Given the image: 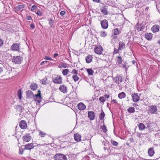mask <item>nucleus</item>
Wrapping results in <instances>:
<instances>
[{"instance_id":"1","label":"nucleus","mask_w":160,"mask_h":160,"mask_svg":"<svg viewBox=\"0 0 160 160\" xmlns=\"http://www.w3.org/2000/svg\"><path fill=\"white\" fill-rule=\"evenodd\" d=\"M157 110L158 109L156 106L152 105L148 106V112L149 114H155Z\"/></svg>"},{"instance_id":"2","label":"nucleus","mask_w":160,"mask_h":160,"mask_svg":"<svg viewBox=\"0 0 160 160\" xmlns=\"http://www.w3.org/2000/svg\"><path fill=\"white\" fill-rule=\"evenodd\" d=\"M54 158L55 160H67V158L66 156L60 153H56L54 156Z\"/></svg>"},{"instance_id":"3","label":"nucleus","mask_w":160,"mask_h":160,"mask_svg":"<svg viewBox=\"0 0 160 160\" xmlns=\"http://www.w3.org/2000/svg\"><path fill=\"white\" fill-rule=\"evenodd\" d=\"M62 78L61 76L57 75V76L52 79V82L55 83L61 84L62 83Z\"/></svg>"},{"instance_id":"4","label":"nucleus","mask_w":160,"mask_h":160,"mask_svg":"<svg viewBox=\"0 0 160 160\" xmlns=\"http://www.w3.org/2000/svg\"><path fill=\"white\" fill-rule=\"evenodd\" d=\"M41 91L39 90L38 91V93L34 95V99L35 101L37 102L38 103H39L41 101Z\"/></svg>"},{"instance_id":"5","label":"nucleus","mask_w":160,"mask_h":160,"mask_svg":"<svg viewBox=\"0 0 160 160\" xmlns=\"http://www.w3.org/2000/svg\"><path fill=\"white\" fill-rule=\"evenodd\" d=\"M22 60V58L20 56L13 57L12 59V62L17 64L21 63Z\"/></svg>"},{"instance_id":"6","label":"nucleus","mask_w":160,"mask_h":160,"mask_svg":"<svg viewBox=\"0 0 160 160\" xmlns=\"http://www.w3.org/2000/svg\"><path fill=\"white\" fill-rule=\"evenodd\" d=\"M94 50L96 53L101 54L103 51V48L101 46H98L94 48Z\"/></svg>"},{"instance_id":"7","label":"nucleus","mask_w":160,"mask_h":160,"mask_svg":"<svg viewBox=\"0 0 160 160\" xmlns=\"http://www.w3.org/2000/svg\"><path fill=\"white\" fill-rule=\"evenodd\" d=\"M102 27L103 29H107L108 27V22L106 19H104L101 20L100 22Z\"/></svg>"},{"instance_id":"8","label":"nucleus","mask_w":160,"mask_h":160,"mask_svg":"<svg viewBox=\"0 0 160 160\" xmlns=\"http://www.w3.org/2000/svg\"><path fill=\"white\" fill-rule=\"evenodd\" d=\"M131 97L132 98V101L134 102H138L140 100V97L138 93H134L132 94Z\"/></svg>"},{"instance_id":"9","label":"nucleus","mask_w":160,"mask_h":160,"mask_svg":"<svg viewBox=\"0 0 160 160\" xmlns=\"http://www.w3.org/2000/svg\"><path fill=\"white\" fill-rule=\"evenodd\" d=\"M144 25L138 23L136 25V28L138 31H142L144 28Z\"/></svg>"},{"instance_id":"10","label":"nucleus","mask_w":160,"mask_h":160,"mask_svg":"<svg viewBox=\"0 0 160 160\" xmlns=\"http://www.w3.org/2000/svg\"><path fill=\"white\" fill-rule=\"evenodd\" d=\"M23 141L27 142H29L31 139V137L29 133H27L22 138Z\"/></svg>"},{"instance_id":"11","label":"nucleus","mask_w":160,"mask_h":160,"mask_svg":"<svg viewBox=\"0 0 160 160\" xmlns=\"http://www.w3.org/2000/svg\"><path fill=\"white\" fill-rule=\"evenodd\" d=\"M95 114L93 111H89L88 113V116L89 118L91 120H93L94 119L95 117Z\"/></svg>"},{"instance_id":"12","label":"nucleus","mask_w":160,"mask_h":160,"mask_svg":"<svg viewBox=\"0 0 160 160\" xmlns=\"http://www.w3.org/2000/svg\"><path fill=\"white\" fill-rule=\"evenodd\" d=\"M160 26L158 25H155L151 28V30L153 33L158 32L159 30Z\"/></svg>"},{"instance_id":"13","label":"nucleus","mask_w":160,"mask_h":160,"mask_svg":"<svg viewBox=\"0 0 160 160\" xmlns=\"http://www.w3.org/2000/svg\"><path fill=\"white\" fill-rule=\"evenodd\" d=\"M60 91L63 93H66L67 91V87L64 85H61L59 88Z\"/></svg>"},{"instance_id":"14","label":"nucleus","mask_w":160,"mask_h":160,"mask_svg":"<svg viewBox=\"0 0 160 160\" xmlns=\"http://www.w3.org/2000/svg\"><path fill=\"white\" fill-rule=\"evenodd\" d=\"M19 126L22 129H25L27 127V124L25 121H21L19 123Z\"/></svg>"},{"instance_id":"15","label":"nucleus","mask_w":160,"mask_h":160,"mask_svg":"<svg viewBox=\"0 0 160 160\" xmlns=\"http://www.w3.org/2000/svg\"><path fill=\"white\" fill-rule=\"evenodd\" d=\"M11 48L13 51H18L19 50V46L18 43H15L12 46Z\"/></svg>"},{"instance_id":"16","label":"nucleus","mask_w":160,"mask_h":160,"mask_svg":"<svg viewBox=\"0 0 160 160\" xmlns=\"http://www.w3.org/2000/svg\"><path fill=\"white\" fill-rule=\"evenodd\" d=\"M78 108L80 111L83 110L85 109L86 106L82 103L80 102L78 104Z\"/></svg>"},{"instance_id":"17","label":"nucleus","mask_w":160,"mask_h":160,"mask_svg":"<svg viewBox=\"0 0 160 160\" xmlns=\"http://www.w3.org/2000/svg\"><path fill=\"white\" fill-rule=\"evenodd\" d=\"M35 146L33 143L28 144L25 145V149L26 150H31Z\"/></svg>"},{"instance_id":"18","label":"nucleus","mask_w":160,"mask_h":160,"mask_svg":"<svg viewBox=\"0 0 160 160\" xmlns=\"http://www.w3.org/2000/svg\"><path fill=\"white\" fill-rule=\"evenodd\" d=\"M81 136L78 133H76L74 134V139L76 141L78 142H80L81 141Z\"/></svg>"},{"instance_id":"19","label":"nucleus","mask_w":160,"mask_h":160,"mask_svg":"<svg viewBox=\"0 0 160 160\" xmlns=\"http://www.w3.org/2000/svg\"><path fill=\"white\" fill-rule=\"evenodd\" d=\"M148 153L150 157L153 156L155 153L154 148H149L148 150Z\"/></svg>"},{"instance_id":"20","label":"nucleus","mask_w":160,"mask_h":160,"mask_svg":"<svg viewBox=\"0 0 160 160\" xmlns=\"http://www.w3.org/2000/svg\"><path fill=\"white\" fill-rule=\"evenodd\" d=\"M119 44L118 48L120 50H122L123 49L125 48V44L124 42H119Z\"/></svg>"},{"instance_id":"21","label":"nucleus","mask_w":160,"mask_h":160,"mask_svg":"<svg viewBox=\"0 0 160 160\" xmlns=\"http://www.w3.org/2000/svg\"><path fill=\"white\" fill-rule=\"evenodd\" d=\"M119 31L118 28H116L113 31V33L114 35H112V37L113 38H116L115 36L118 35L119 34Z\"/></svg>"},{"instance_id":"22","label":"nucleus","mask_w":160,"mask_h":160,"mask_svg":"<svg viewBox=\"0 0 160 160\" xmlns=\"http://www.w3.org/2000/svg\"><path fill=\"white\" fill-rule=\"evenodd\" d=\"M25 7V5L24 4H21L17 6L15 8V9L16 11H22L23 8Z\"/></svg>"},{"instance_id":"23","label":"nucleus","mask_w":160,"mask_h":160,"mask_svg":"<svg viewBox=\"0 0 160 160\" xmlns=\"http://www.w3.org/2000/svg\"><path fill=\"white\" fill-rule=\"evenodd\" d=\"M145 38L148 40H150L152 38V34L151 33H147L145 35Z\"/></svg>"},{"instance_id":"24","label":"nucleus","mask_w":160,"mask_h":160,"mask_svg":"<svg viewBox=\"0 0 160 160\" xmlns=\"http://www.w3.org/2000/svg\"><path fill=\"white\" fill-rule=\"evenodd\" d=\"M122 82V78L120 76H117L116 77L115 82L118 84V85H119V82Z\"/></svg>"},{"instance_id":"25","label":"nucleus","mask_w":160,"mask_h":160,"mask_svg":"<svg viewBox=\"0 0 160 160\" xmlns=\"http://www.w3.org/2000/svg\"><path fill=\"white\" fill-rule=\"evenodd\" d=\"M27 96L28 98H32L34 97V95L32 91L31 90L27 91Z\"/></svg>"},{"instance_id":"26","label":"nucleus","mask_w":160,"mask_h":160,"mask_svg":"<svg viewBox=\"0 0 160 160\" xmlns=\"http://www.w3.org/2000/svg\"><path fill=\"white\" fill-rule=\"evenodd\" d=\"M92 57L91 55L88 56L86 58V62L87 63H90L92 60Z\"/></svg>"},{"instance_id":"27","label":"nucleus","mask_w":160,"mask_h":160,"mask_svg":"<svg viewBox=\"0 0 160 160\" xmlns=\"http://www.w3.org/2000/svg\"><path fill=\"white\" fill-rule=\"evenodd\" d=\"M138 127L140 131H142L144 130L145 128V126L143 123H141L138 124Z\"/></svg>"},{"instance_id":"28","label":"nucleus","mask_w":160,"mask_h":160,"mask_svg":"<svg viewBox=\"0 0 160 160\" xmlns=\"http://www.w3.org/2000/svg\"><path fill=\"white\" fill-rule=\"evenodd\" d=\"M38 86L37 84L36 83H32L30 85L31 89L33 91L36 90Z\"/></svg>"},{"instance_id":"29","label":"nucleus","mask_w":160,"mask_h":160,"mask_svg":"<svg viewBox=\"0 0 160 160\" xmlns=\"http://www.w3.org/2000/svg\"><path fill=\"white\" fill-rule=\"evenodd\" d=\"M126 95L125 92H122L118 94V97L119 98L122 99L126 97Z\"/></svg>"},{"instance_id":"30","label":"nucleus","mask_w":160,"mask_h":160,"mask_svg":"<svg viewBox=\"0 0 160 160\" xmlns=\"http://www.w3.org/2000/svg\"><path fill=\"white\" fill-rule=\"evenodd\" d=\"M24 109L23 107L21 105H18L17 107V110L22 112Z\"/></svg>"},{"instance_id":"31","label":"nucleus","mask_w":160,"mask_h":160,"mask_svg":"<svg viewBox=\"0 0 160 160\" xmlns=\"http://www.w3.org/2000/svg\"><path fill=\"white\" fill-rule=\"evenodd\" d=\"M89 75H92L94 72L92 68H88L86 69Z\"/></svg>"},{"instance_id":"32","label":"nucleus","mask_w":160,"mask_h":160,"mask_svg":"<svg viewBox=\"0 0 160 160\" xmlns=\"http://www.w3.org/2000/svg\"><path fill=\"white\" fill-rule=\"evenodd\" d=\"M101 12L104 15H107L108 13L106 8L105 7H103L101 9Z\"/></svg>"},{"instance_id":"33","label":"nucleus","mask_w":160,"mask_h":160,"mask_svg":"<svg viewBox=\"0 0 160 160\" xmlns=\"http://www.w3.org/2000/svg\"><path fill=\"white\" fill-rule=\"evenodd\" d=\"M117 63L118 65L121 64L122 63V58L121 57L118 56L117 57Z\"/></svg>"},{"instance_id":"34","label":"nucleus","mask_w":160,"mask_h":160,"mask_svg":"<svg viewBox=\"0 0 160 160\" xmlns=\"http://www.w3.org/2000/svg\"><path fill=\"white\" fill-rule=\"evenodd\" d=\"M127 111L129 113H133L135 111V108L134 107H130L127 109Z\"/></svg>"},{"instance_id":"35","label":"nucleus","mask_w":160,"mask_h":160,"mask_svg":"<svg viewBox=\"0 0 160 160\" xmlns=\"http://www.w3.org/2000/svg\"><path fill=\"white\" fill-rule=\"evenodd\" d=\"M100 128L102 129L104 132H106L107 131V128L104 125L101 126L100 127Z\"/></svg>"},{"instance_id":"36","label":"nucleus","mask_w":160,"mask_h":160,"mask_svg":"<svg viewBox=\"0 0 160 160\" xmlns=\"http://www.w3.org/2000/svg\"><path fill=\"white\" fill-rule=\"evenodd\" d=\"M17 94H18V98H19V99L20 100H21L22 99V93L21 92V89H19L18 90V92H17Z\"/></svg>"},{"instance_id":"37","label":"nucleus","mask_w":160,"mask_h":160,"mask_svg":"<svg viewBox=\"0 0 160 160\" xmlns=\"http://www.w3.org/2000/svg\"><path fill=\"white\" fill-rule=\"evenodd\" d=\"M102 112L99 116V118L101 120H102L104 118L105 115L104 113L102 110Z\"/></svg>"},{"instance_id":"38","label":"nucleus","mask_w":160,"mask_h":160,"mask_svg":"<svg viewBox=\"0 0 160 160\" xmlns=\"http://www.w3.org/2000/svg\"><path fill=\"white\" fill-rule=\"evenodd\" d=\"M72 78L75 82H76L79 79V78L77 75H73L72 77Z\"/></svg>"},{"instance_id":"39","label":"nucleus","mask_w":160,"mask_h":160,"mask_svg":"<svg viewBox=\"0 0 160 160\" xmlns=\"http://www.w3.org/2000/svg\"><path fill=\"white\" fill-rule=\"evenodd\" d=\"M69 72V70L68 69H66L63 70L62 71V73L63 75L66 76L67 75Z\"/></svg>"},{"instance_id":"40","label":"nucleus","mask_w":160,"mask_h":160,"mask_svg":"<svg viewBox=\"0 0 160 160\" xmlns=\"http://www.w3.org/2000/svg\"><path fill=\"white\" fill-rule=\"evenodd\" d=\"M100 36L102 37H105L107 35V34L105 31H101L100 32Z\"/></svg>"},{"instance_id":"41","label":"nucleus","mask_w":160,"mask_h":160,"mask_svg":"<svg viewBox=\"0 0 160 160\" xmlns=\"http://www.w3.org/2000/svg\"><path fill=\"white\" fill-rule=\"evenodd\" d=\"M47 78L45 77L42 80V84L46 85L47 83Z\"/></svg>"},{"instance_id":"42","label":"nucleus","mask_w":160,"mask_h":160,"mask_svg":"<svg viewBox=\"0 0 160 160\" xmlns=\"http://www.w3.org/2000/svg\"><path fill=\"white\" fill-rule=\"evenodd\" d=\"M39 132V135L41 137H44L46 135V133L42 131H40Z\"/></svg>"},{"instance_id":"43","label":"nucleus","mask_w":160,"mask_h":160,"mask_svg":"<svg viewBox=\"0 0 160 160\" xmlns=\"http://www.w3.org/2000/svg\"><path fill=\"white\" fill-rule=\"evenodd\" d=\"M48 21H49V24L50 25V27H52V26L53 24V23H54L53 21L52 20V19H51V18L49 19L48 20Z\"/></svg>"},{"instance_id":"44","label":"nucleus","mask_w":160,"mask_h":160,"mask_svg":"<svg viewBox=\"0 0 160 160\" xmlns=\"http://www.w3.org/2000/svg\"><path fill=\"white\" fill-rule=\"evenodd\" d=\"M71 73L72 74H74V75H77L78 74V71L76 69H73L71 72Z\"/></svg>"},{"instance_id":"45","label":"nucleus","mask_w":160,"mask_h":160,"mask_svg":"<svg viewBox=\"0 0 160 160\" xmlns=\"http://www.w3.org/2000/svg\"><path fill=\"white\" fill-rule=\"evenodd\" d=\"M111 143L112 145L115 146H117L118 145V143L115 141H111Z\"/></svg>"},{"instance_id":"46","label":"nucleus","mask_w":160,"mask_h":160,"mask_svg":"<svg viewBox=\"0 0 160 160\" xmlns=\"http://www.w3.org/2000/svg\"><path fill=\"white\" fill-rule=\"evenodd\" d=\"M99 100L101 102H104L106 100L103 97H101L99 98Z\"/></svg>"},{"instance_id":"47","label":"nucleus","mask_w":160,"mask_h":160,"mask_svg":"<svg viewBox=\"0 0 160 160\" xmlns=\"http://www.w3.org/2000/svg\"><path fill=\"white\" fill-rule=\"evenodd\" d=\"M119 50H120L119 49V48H118V49H116L114 48L113 53L116 54H117V53H118L119 52Z\"/></svg>"},{"instance_id":"48","label":"nucleus","mask_w":160,"mask_h":160,"mask_svg":"<svg viewBox=\"0 0 160 160\" xmlns=\"http://www.w3.org/2000/svg\"><path fill=\"white\" fill-rule=\"evenodd\" d=\"M4 41L1 38H0V47L2 46L3 44Z\"/></svg>"},{"instance_id":"49","label":"nucleus","mask_w":160,"mask_h":160,"mask_svg":"<svg viewBox=\"0 0 160 160\" xmlns=\"http://www.w3.org/2000/svg\"><path fill=\"white\" fill-rule=\"evenodd\" d=\"M59 68H66L67 67L66 65L65 64H62L61 65H59Z\"/></svg>"},{"instance_id":"50","label":"nucleus","mask_w":160,"mask_h":160,"mask_svg":"<svg viewBox=\"0 0 160 160\" xmlns=\"http://www.w3.org/2000/svg\"><path fill=\"white\" fill-rule=\"evenodd\" d=\"M24 152V150L22 149V148H20L19 149V154H23V152Z\"/></svg>"},{"instance_id":"51","label":"nucleus","mask_w":160,"mask_h":160,"mask_svg":"<svg viewBox=\"0 0 160 160\" xmlns=\"http://www.w3.org/2000/svg\"><path fill=\"white\" fill-rule=\"evenodd\" d=\"M45 59L49 60H52V59L50 57L48 56H45Z\"/></svg>"},{"instance_id":"52","label":"nucleus","mask_w":160,"mask_h":160,"mask_svg":"<svg viewBox=\"0 0 160 160\" xmlns=\"http://www.w3.org/2000/svg\"><path fill=\"white\" fill-rule=\"evenodd\" d=\"M26 18L27 20H29L32 19V18L30 16H27L26 17Z\"/></svg>"},{"instance_id":"53","label":"nucleus","mask_w":160,"mask_h":160,"mask_svg":"<svg viewBox=\"0 0 160 160\" xmlns=\"http://www.w3.org/2000/svg\"><path fill=\"white\" fill-rule=\"evenodd\" d=\"M36 7L35 6H34V5L32 6V7L31 10L32 11H33L35 9H36Z\"/></svg>"},{"instance_id":"54","label":"nucleus","mask_w":160,"mask_h":160,"mask_svg":"<svg viewBox=\"0 0 160 160\" xmlns=\"http://www.w3.org/2000/svg\"><path fill=\"white\" fill-rule=\"evenodd\" d=\"M65 12L64 11H62L60 13V15L62 16H63L65 14Z\"/></svg>"},{"instance_id":"55","label":"nucleus","mask_w":160,"mask_h":160,"mask_svg":"<svg viewBox=\"0 0 160 160\" xmlns=\"http://www.w3.org/2000/svg\"><path fill=\"white\" fill-rule=\"evenodd\" d=\"M37 15L38 16H41V12L40 11H38L37 13Z\"/></svg>"},{"instance_id":"56","label":"nucleus","mask_w":160,"mask_h":160,"mask_svg":"<svg viewBox=\"0 0 160 160\" xmlns=\"http://www.w3.org/2000/svg\"><path fill=\"white\" fill-rule=\"evenodd\" d=\"M30 27L32 29L34 28H35V26L33 24H31Z\"/></svg>"},{"instance_id":"57","label":"nucleus","mask_w":160,"mask_h":160,"mask_svg":"<svg viewBox=\"0 0 160 160\" xmlns=\"http://www.w3.org/2000/svg\"><path fill=\"white\" fill-rule=\"evenodd\" d=\"M112 102H113L115 103H117V102L116 100L115 99H113V100H112Z\"/></svg>"},{"instance_id":"58","label":"nucleus","mask_w":160,"mask_h":160,"mask_svg":"<svg viewBox=\"0 0 160 160\" xmlns=\"http://www.w3.org/2000/svg\"><path fill=\"white\" fill-rule=\"evenodd\" d=\"M93 1L96 2H99L100 1V0H92Z\"/></svg>"},{"instance_id":"59","label":"nucleus","mask_w":160,"mask_h":160,"mask_svg":"<svg viewBox=\"0 0 160 160\" xmlns=\"http://www.w3.org/2000/svg\"><path fill=\"white\" fill-rule=\"evenodd\" d=\"M58 54L57 53H55L54 55V58H55L58 56Z\"/></svg>"},{"instance_id":"60","label":"nucleus","mask_w":160,"mask_h":160,"mask_svg":"<svg viewBox=\"0 0 160 160\" xmlns=\"http://www.w3.org/2000/svg\"><path fill=\"white\" fill-rule=\"evenodd\" d=\"M105 96L106 98H108L109 97V95H108L106 94L105 95Z\"/></svg>"},{"instance_id":"61","label":"nucleus","mask_w":160,"mask_h":160,"mask_svg":"<svg viewBox=\"0 0 160 160\" xmlns=\"http://www.w3.org/2000/svg\"><path fill=\"white\" fill-rule=\"evenodd\" d=\"M2 71H3L2 68L0 67V73H1L2 72Z\"/></svg>"},{"instance_id":"62","label":"nucleus","mask_w":160,"mask_h":160,"mask_svg":"<svg viewBox=\"0 0 160 160\" xmlns=\"http://www.w3.org/2000/svg\"><path fill=\"white\" fill-rule=\"evenodd\" d=\"M45 62V61H42V62L40 64L41 65H43L44 64V63Z\"/></svg>"},{"instance_id":"63","label":"nucleus","mask_w":160,"mask_h":160,"mask_svg":"<svg viewBox=\"0 0 160 160\" xmlns=\"http://www.w3.org/2000/svg\"><path fill=\"white\" fill-rule=\"evenodd\" d=\"M132 62L133 64H134L135 63V61H132Z\"/></svg>"},{"instance_id":"64","label":"nucleus","mask_w":160,"mask_h":160,"mask_svg":"<svg viewBox=\"0 0 160 160\" xmlns=\"http://www.w3.org/2000/svg\"><path fill=\"white\" fill-rule=\"evenodd\" d=\"M158 42L159 44H160V40L158 41Z\"/></svg>"}]
</instances>
